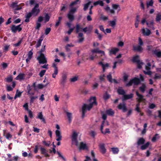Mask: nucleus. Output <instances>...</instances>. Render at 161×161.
Masks as SVG:
<instances>
[{
  "label": "nucleus",
  "instance_id": "nucleus-1",
  "mask_svg": "<svg viewBox=\"0 0 161 161\" xmlns=\"http://www.w3.org/2000/svg\"><path fill=\"white\" fill-rule=\"evenodd\" d=\"M89 104H84L82 107V110L83 117L84 116L87 110H89L92 108L93 106L97 105L96 98L95 97H91L89 100Z\"/></svg>",
  "mask_w": 161,
  "mask_h": 161
},
{
  "label": "nucleus",
  "instance_id": "nucleus-2",
  "mask_svg": "<svg viewBox=\"0 0 161 161\" xmlns=\"http://www.w3.org/2000/svg\"><path fill=\"white\" fill-rule=\"evenodd\" d=\"M78 2H80V0H76L75 1L72 2L70 5V7H71L70 10L67 15V17L71 21H72L74 17L73 14L76 12L77 8L72 7V6L77 4Z\"/></svg>",
  "mask_w": 161,
  "mask_h": 161
},
{
  "label": "nucleus",
  "instance_id": "nucleus-3",
  "mask_svg": "<svg viewBox=\"0 0 161 161\" xmlns=\"http://www.w3.org/2000/svg\"><path fill=\"white\" fill-rule=\"evenodd\" d=\"M39 5L38 3L36 4L34 8L32 9L31 12L34 16H37L39 13L40 10L39 8Z\"/></svg>",
  "mask_w": 161,
  "mask_h": 161
},
{
  "label": "nucleus",
  "instance_id": "nucleus-4",
  "mask_svg": "<svg viewBox=\"0 0 161 161\" xmlns=\"http://www.w3.org/2000/svg\"><path fill=\"white\" fill-rule=\"evenodd\" d=\"M78 134L75 131L73 132L72 135V142L73 144L78 146V143L77 140Z\"/></svg>",
  "mask_w": 161,
  "mask_h": 161
},
{
  "label": "nucleus",
  "instance_id": "nucleus-5",
  "mask_svg": "<svg viewBox=\"0 0 161 161\" xmlns=\"http://www.w3.org/2000/svg\"><path fill=\"white\" fill-rule=\"evenodd\" d=\"M37 59L39 61V64H44L47 62V60L44 54L41 53L40 55L37 58Z\"/></svg>",
  "mask_w": 161,
  "mask_h": 161
},
{
  "label": "nucleus",
  "instance_id": "nucleus-6",
  "mask_svg": "<svg viewBox=\"0 0 161 161\" xmlns=\"http://www.w3.org/2000/svg\"><path fill=\"white\" fill-rule=\"evenodd\" d=\"M140 83V80L139 79L135 78L134 79L130 80V81L126 84V86H131L132 84H134L135 85H137Z\"/></svg>",
  "mask_w": 161,
  "mask_h": 161
},
{
  "label": "nucleus",
  "instance_id": "nucleus-7",
  "mask_svg": "<svg viewBox=\"0 0 161 161\" xmlns=\"http://www.w3.org/2000/svg\"><path fill=\"white\" fill-rule=\"evenodd\" d=\"M106 123L107 125H108V124L107 122H105L104 120L100 128V130L101 132L104 134H105L107 133H110V131H109V130L108 129L106 128L105 129L104 131L103 130V128L104 127L105 125L104 124Z\"/></svg>",
  "mask_w": 161,
  "mask_h": 161
},
{
  "label": "nucleus",
  "instance_id": "nucleus-8",
  "mask_svg": "<svg viewBox=\"0 0 161 161\" xmlns=\"http://www.w3.org/2000/svg\"><path fill=\"white\" fill-rule=\"evenodd\" d=\"M21 25H19L17 26L12 25L11 27L12 32L14 33H16L17 32H19L21 31L22 28L21 27Z\"/></svg>",
  "mask_w": 161,
  "mask_h": 161
},
{
  "label": "nucleus",
  "instance_id": "nucleus-9",
  "mask_svg": "<svg viewBox=\"0 0 161 161\" xmlns=\"http://www.w3.org/2000/svg\"><path fill=\"white\" fill-rule=\"evenodd\" d=\"M98 64L101 66L103 72H104L106 69L110 67L109 64L107 63H104L103 62L101 61L98 63Z\"/></svg>",
  "mask_w": 161,
  "mask_h": 161
},
{
  "label": "nucleus",
  "instance_id": "nucleus-10",
  "mask_svg": "<svg viewBox=\"0 0 161 161\" xmlns=\"http://www.w3.org/2000/svg\"><path fill=\"white\" fill-rule=\"evenodd\" d=\"M136 94L137 96L136 100L137 102L140 103L141 102L144 101L145 99L142 95L139 94L138 92L137 91L136 92Z\"/></svg>",
  "mask_w": 161,
  "mask_h": 161
},
{
  "label": "nucleus",
  "instance_id": "nucleus-11",
  "mask_svg": "<svg viewBox=\"0 0 161 161\" xmlns=\"http://www.w3.org/2000/svg\"><path fill=\"white\" fill-rule=\"evenodd\" d=\"M118 108L120 110H122L123 112H125L127 110L126 105L124 103H120L118 106Z\"/></svg>",
  "mask_w": 161,
  "mask_h": 161
},
{
  "label": "nucleus",
  "instance_id": "nucleus-12",
  "mask_svg": "<svg viewBox=\"0 0 161 161\" xmlns=\"http://www.w3.org/2000/svg\"><path fill=\"white\" fill-rule=\"evenodd\" d=\"M151 65L150 63H148L147 64V65L146 66L145 69L147 71H144V72L145 74L150 75L151 74V71L150 70V66Z\"/></svg>",
  "mask_w": 161,
  "mask_h": 161
},
{
  "label": "nucleus",
  "instance_id": "nucleus-13",
  "mask_svg": "<svg viewBox=\"0 0 161 161\" xmlns=\"http://www.w3.org/2000/svg\"><path fill=\"white\" fill-rule=\"evenodd\" d=\"M55 133L57 137L56 140L58 141H61L62 140V136L61 135L60 130H56Z\"/></svg>",
  "mask_w": 161,
  "mask_h": 161
},
{
  "label": "nucleus",
  "instance_id": "nucleus-14",
  "mask_svg": "<svg viewBox=\"0 0 161 161\" xmlns=\"http://www.w3.org/2000/svg\"><path fill=\"white\" fill-rule=\"evenodd\" d=\"M96 56V55L92 53L90 55V56L89 58V59L90 60H93ZM82 58L83 60L87 59H88V58L87 57V55L86 54H84L83 55Z\"/></svg>",
  "mask_w": 161,
  "mask_h": 161
},
{
  "label": "nucleus",
  "instance_id": "nucleus-15",
  "mask_svg": "<svg viewBox=\"0 0 161 161\" xmlns=\"http://www.w3.org/2000/svg\"><path fill=\"white\" fill-rule=\"evenodd\" d=\"M36 118H37L41 120V121L43 122V123H46L44 117H43V115L42 112H40L38 113Z\"/></svg>",
  "mask_w": 161,
  "mask_h": 161
},
{
  "label": "nucleus",
  "instance_id": "nucleus-16",
  "mask_svg": "<svg viewBox=\"0 0 161 161\" xmlns=\"http://www.w3.org/2000/svg\"><path fill=\"white\" fill-rule=\"evenodd\" d=\"M88 147L86 144L83 142H80L79 146V149L81 150H87L88 149Z\"/></svg>",
  "mask_w": 161,
  "mask_h": 161
},
{
  "label": "nucleus",
  "instance_id": "nucleus-17",
  "mask_svg": "<svg viewBox=\"0 0 161 161\" xmlns=\"http://www.w3.org/2000/svg\"><path fill=\"white\" fill-rule=\"evenodd\" d=\"M142 33L145 36H148L151 34L150 31L147 28H143L142 30Z\"/></svg>",
  "mask_w": 161,
  "mask_h": 161
},
{
  "label": "nucleus",
  "instance_id": "nucleus-18",
  "mask_svg": "<svg viewBox=\"0 0 161 161\" xmlns=\"http://www.w3.org/2000/svg\"><path fill=\"white\" fill-rule=\"evenodd\" d=\"M107 80L110 82H114L115 83H118V82L115 80L112 79V75L110 73H109L108 75H107Z\"/></svg>",
  "mask_w": 161,
  "mask_h": 161
},
{
  "label": "nucleus",
  "instance_id": "nucleus-19",
  "mask_svg": "<svg viewBox=\"0 0 161 161\" xmlns=\"http://www.w3.org/2000/svg\"><path fill=\"white\" fill-rule=\"evenodd\" d=\"M133 49L134 51L138 52H142L143 50V48L141 46L139 45L133 46Z\"/></svg>",
  "mask_w": 161,
  "mask_h": 161
},
{
  "label": "nucleus",
  "instance_id": "nucleus-20",
  "mask_svg": "<svg viewBox=\"0 0 161 161\" xmlns=\"http://www.w3.org/2000/svg\"><path fill=\"white\" fill-rule=\"evenodd\" d=\"M92 53L93 54L98 53L101 54V56L104 55L105 53L104 51L99 50L98 49H95L92 50Z\"/></svg>",
  "mask_w": 161,
  "mask_h": 161
},
{
  "label": "nucleus",
  "instance_id": "nucleus-21",
  "mask_svg": "<svg viewBox=\"0 0 161 161\" xmlns=\"http://www.w3.org/2000/svg\"><path fill=\"white\" fill-rule=\"evenodd\" d=\"M93 27L92 25H89L88 27H86L83 29V31L85 33H90L93 29Z\"/></svg>",
  "mask_w": 161,
  "mask_h": 161
},
{
  "label": "nucleus",
  "instance_id": "nucleus-22",
  "mask_svg": "<svg viewBox=\"0 0 161 161\" xmlns=\"http://www.w3.org/2000/svg\"><path fill=\"white\" fill-rule=\"evenodd\" d=\"M12 6L14 10V12L15 14L16 13V10H20L22 8L21 7H19L17 5V3H12Z\"/></svg>",
  "mask_w": 161,
  "mask_h": 161
},
{
  "label": "nucleus",
  "instance_id": "nucleus-23",
  "mask_svg": "<svg viewBox=\"0 0 161 161\" xmlns=\"http://www.w3.org/2000/svg\"><path fill=\"white\" fill-rule=\"evenodd\" d=\"M33 52L32 50L30 51L28 53V58L26 59V62L28 63L32 57Z\"/></svg>",
  "mask_w": 161,
  "mask_h": 161
},
{
  "label": "nucleus",
  "instance_id": "nucleus-24",
  "mask_svg": "<svg viewBox=\"0 0 161 161\" xmlns=\"http://www.w3.org/2000/svg\"><path fill=\"white\" fill-rule=\"evenodd\" d=\"M78 38V42L79 43L82 42L84 39V37H83V34L81 33H79Z\"/></svg>",
  "mask_w": 161,
  "mask_h": 161
},
{
  "label": "nucleus",
  "instance_id": "nucleus-25",
  "mask_svg": "<svg viewBox=\"0 0 161 161\" xmlns=\"http://www.w3.org/2000/svg\"><path fill=\"white\" fill-rule=\"evenodd\" d=\"M41 153L44 155V156L46 157H49V155L47 153V151L43 147H41L40 148Z\"/></svg>",
  "mask_w": 161,
  "mask_h": 161
},
{
  "label": "nucleus",
  "instance_id": "nucleus-26",
  "mask_svg": "<svg viewBox=\"0 0 161 161\" xmlns=\"http://www.w3.org/2000/svg\"><path fill=\"white\" fill-rule=\"evenodd\" d=\"M25 75L24 74H20L16 78L17 80H21L24 79Z\"/></svg>",
  "mask_w": 161,
  "mask_h": 161
},
{
  "label": "nucleus",
  "instance_id": "nucleus-27",
  "mask_svg": "<svg viewBox=\"0 0 161 161\" xmlns=\"http://www.w3.org/2000/svg\"><path fill=\"white\" fill-rule=\"evenodd\" d=\"M133 97V94H130L129 95H124L123 97L122 98V100L124 101L125 100L130 99L131 98Z\"/></svg>",
  "mask_w": 161,
  "mask_h": 161
},
{
  "label": "nucleus",
  "instance_id": "nucleus-28",
  "mask_svg": "<svg viewBox=\"0 0 161 161\" xmlns=\"http://www.w3.org/2000/svg\"><path fill=\"white\" fill-rule=\"evenodd\" d=\"M119 51V49L118 48H113L109 51V53L110 54H115Z\"/></svg>",
  "mask_w": 161,
  "mask_h": 161
},
{
  "label": "nucleus",
  "instance_id": "nucleus-29",
  "mask_svg": "<svg viewBox=\"0 0 161 161\" xmlns=\"http://www.w3.org/2000/svg\"><path fill=\"white\" fill-rule=\"evenodd\" d=\"M32 15V14L31 12L27 14L25 16V22H29L30 20V18L31 17Z\"/></svg>",
  "mask_w": 161,
  "mask_h": 161
},
{
  "label": "nucleus",
  "instance_id": "nucleus-30",
  "mask_svg": "<svg viewBox=\"0 0 161 161\" xmlns=\"http://www.w3.org/2000/svg\"><path fill=\"white\" fill-rule=\"evenodd\" d=\"M104 9L106 11V12L108 13H110L112 14H114L115 13L114 11L112 9H110L109 7L107 6L106 7L104 8Z\"/></svg>",
  "mask_w": 161,
  "mask_h": 161
},
{
  "label": "nucleus",
  "instance_id": "nucleus-31",
  "mask_svg": "<svg viewBox=\"0 0 161 161\" xmlns=\"http://www.w3.org/2000/svg\"><path fill=\"white\" fill-rule=\"evenodd\" d=\"M66 114L67 115L68 120L69 123L71 122L72 119V114L68 112H66Z\"/></svg>",
  "mask_w": 161,
  "mask_h": 161
},
{
  "label": "nucleus",
  "instance_id": "nucleus-32",
  "mask_svg": "<svg viewBox=\"0 0 161 161\" xmlns=\"http://www.w3.org/2000/svg\"><path fill=\"white\" fill-rule=\"evenodd\" d=\"M145 140L143 138H141L139 139L137 142V144L140 145L143 144L145 142Z\"/></svg>",
  "mask_w": 161,
  "mask_h": 161
},
{
  "label": "nucleus",
  "instance_id": "nucleus-33",
  "mask_svg": "<svg viewBox=\"0 0 161 161\" xmlns=\"http://www.w3.org/2000/svg\"><path fill=\"white\" fill-rule=\"evenodd\" d=\"M100 151L103 153H104L106 152V149L105 148L104 145L101 144L100 146Z\"/></svg>",
  "mask_w": 161,
  "mask_h": 161
},
{
  "label": "nucleus",
  "instance_id": "nucleus-34",
  "mask_svg": "<svg viewBox=\"0 0 161 161\" xmlns=\"http://www.w3.org/2000/svg\"><path fill=\"white\" fill-rule=\"evenodd\" d=\"M112 7L114 9H118V11L120 10V8L119 5L113 4L112 5Z\"/></svg>",
  "mask_w": 161,
  "mask_h": 161
},
{
  "label": "nucleus",
  "instance_id": "nucleus-35",
  "mask_svg": "<svg viewBox=\"0 0 161 161\" xmlns=\"http://www.w3.org/2000/svg\"><path fill=\"white\" fill-rule=\"evenodd\" d=\"M50 16L47 14H46L44 18V20L45 23L48 21L49 20Z\"/></svg>",
  "mask_w": 161,
  "mask_h": 161
},
{
  "label": "nucleus",
  "instance_id": "nucleus-36",
  "mask_svg": "<svg viewBox=\"0 0 161 161\" xmlns=\"http://www.w3.org/2000/svg\"><path fill=\"white\" fill-rule=\"evenodd\" d=\"M82 28L80 26L78 25L77 24L76 25V31L77 33H78L80 31H83Z\"/></svg>",
  "mask_w": 161,
  "mask_h": 161
},
{
  "label": "nucleus",
  "instance_id": "nucleus-37",
  "mask_svg": "<svg viewBox=\"0 0 161 161\" xmlns=\"http://www.w3.org/2000/svg\"><path fill=\"white\" fill-rule=\"evenodd\" d=\"M74 46V45L71 43L70 44H67L65 46V49L67 51H70V47H73Z\"/></svg>",
  "mask_w": 161,
  "mask_h": 161
},
{
  "label": "nucleus",
  "instance_id": "nucleus-38",
  "mask_svg": "<svg viewBox=\"0 0 161 161\" xmlns=\"http://www.w3.org/2000/svg\"><path fill=\"white\" fill-rule=\"evenodd\" d=\"M149 144L150 143L149 142H147L145 144L142 145L141 147V149L142 150L145 149L148 147V146L149 145Z\"/></svg>",
  "mask_w": 161,
  "mask_h": 161
},
{
  "label": "nucleus",
  "instance_id": "nucleus-39",
  "mask_svg": "<svg viewBox=\"0 0 161 161\" xmlns=\"http://www.w3.org/2000/svg\"><path fill=\"white\" fill-rule=\"evenodd\" d=\"M98 4H99L100 6H102L103 5V3L102 1L100 0L94 3V6H96Z\"/></svg>",
  "mask_w": 161,
  "mask_h": 161
},
{
  "label": "nucleus",
  "instance_id": "nucleus-40",
  "mask_svg": "<svg viewBox=\"0 0 161 161\" xmlns=\"http://www.w3.org/2000/svg\"><path fill=\"white\" fill-rule=\"evenodd\" d=\"M117 92L119 94L124 95L125 93L124 91L121 88H119L117 90Z\"/></svg>",
  "mask_w": 161,
  "mask_h": 161
},
{
  "label": "nucleus",
  "instance_id": "nucleus-41",
  "mask_svg": "<svg viewBox=\"0 0 161 161\" xmlns=\"http://www.w3.org/2000/svg\"><path fill=\"white\" fill-rule=\"evenodd\" d=\"M146 88V85L144 84H143L142 86L139 88V89L142 92H144L145 91Z\"/></svg>",
  "mask_w": 161,
  "mask_h": 161
},
{
  "label": "nucleus",
  "instance_id": "nucleus-42",
  "mask_svg": "<svg viewBox=\"0 0 161 161\" xmlns=\"http://www.w3.org/2000/svg\"><path fill=\"white\" fill-rule=\"evenodd\" d=\"M106 114L109 115H113L114 114V112L111 109L107 110L106 111Z\"/></svg>",
  "mask_w": 161,
  "mask_h": 161
},
{
  "label": "nucleus",
  "instance_id": "nucleus-43",
  "mask_svg": "<svg viewBox=\"0 0 161 161\" xmlns=\"http://www.w3.org/2000/svg\"><path fill=\"white\" fill-rule=\"evenodd\" d=\"M58 69H55L54 70L53 73L52 75V76L53 78H55L56 75L58 74Z\"/></svg>",
  "mask_w": 161,
  "mask_h": 161
},
{
  "label": "nucleus",
  "instance_id": "nucleus-44",
  "mask_svg": "<svg viewBox=\"0 0 161 161\" xmlns=\"http://www.w3.org/2000/svg\"><path fill=\"white\" fill-rule=\"evenodd\" d=\"M43 40V39L41 38L39 39L38 41L37 44L36 45V48L39 47L41 45V44L42 41Z\"/></svg>",
  "mask_w": 161,
  "mask_h": 161
},
{
  "label": "nucleus",
  "instance_id": "nucleus-45",
  "mask_svg": "<svg viewBox=\"0 0 161 161\" xmlns=\"http://www.w3.org/2000/svg\"><path fill=\"white\" fill-rule=\"evenodd\" d=\"M159 138V136L158 134H156L152 138V141L153 142H155Z\"/></svg>",
  "mask_w": 161,
  "mask_h": 161
},
{
  "label": "nucleus",
  "instance_id": "nucleus-46",
  "mask_svg": "<svg viewBox=\"0 0 161 161\" xmlns=\"http://www.w3.org/2000/svg\"><path fill=\"white\" fill-rule=\"evenodd\" d=\"M108 22L109 25L112 27H114L116 25V22L115 20L110 21Z\"/></svg>",
  "mask_w": 161,
  "mask_h": 161
},
{
  "label": "nucleus",
  "instance_id": "nucleus-47",
  "mask_svg": "<svg viewBox=\"0 0 161 161\" xmlns=\"http://www.w3.org/2000/svg\"><path fill=\"white\" fill-rule=\"evenodd\" d=\"M147 26L151 28H152L154 30L155 28L153 26V22H151L150 23H147Z\"/></svg>",
  "mask_w": 161,
  "mask_h": 161
},
{
  "label": "nucleus",
  "instance_id": "nucleus-48",
  "mask_svg": "<svg viewBox=\"0 0 161 161\" xmlns=\"http://www.w3.org/2000/svg\"><path fill=\"white\" fill-rule=\"evenodd\" d=\"M133 62H139V57L138 56H134L133 59Z\"/></svg>",
  "mask_w": 161,
  "mask_h": 161
},
{
  "label": "nucleus",
  "instance_id": "nucleus-49",
  "mask_svg": "<svg viewBox=\"0 0 161 161\" xmlns=\"http://www.w3.org/2000/svg\"><path fill=\"white\" fill-rule=\"evenodd\" d=\"M112 151L114 154H117L119 151L117 148H112Z\"/></svg>",
  "mask_w": 161,
  "mask_h": 161
},
{
  "label": "nucleus",
  "instance_id": "nucleus-50",
  "mask_svg": "<svg viewBox=\"0 0 161 161\" xmlns=\"http://www.w3.org/2000/svg\"><path fill=\"white\" fill-rule=\"evenodd\" d=\"M78 79V76H75L71 78L70 79V80L71 82H75Z\"/></svg>",
  "mask_w": 161,
  "mask_h": 161
},
{
  "label": "nucleus",
  "instance_id": "nucleus-51",
  "mask_svg": "<svg viewBox=\"0 0 161 161\" xmlns=\"http://www.w3.org/2000/svg\"><path fill=\"white\" fill-rule=\"evenodd\" d=\"M91 3V1H89L87 3L84 5V9L85 11L87 9L88 6Z\"/></svg>",
  "mask_w": 161,
  "mask_h": 161
},
{
  "label": "nucleus",
  "instance_id": "nucleus-52",
  "mask_svg": "<svg viewBox=\"0 0 161 161\" xmlns=\"http://www.w3.org/2000/svg\"><path fill=\"white\" fill-rule=\"evenodd\" d=\"M46 70H41L39 74V75L40 77H42L45 74Z\"/></svg>",
  "mask_w": 161,
  "mask_h": 161
},
{
  "label": "nucleus",
  "instance_id": "nucleus-53",
  "mask_svg": "<svg viewBox=\"0 0 161 161\" xmlns=\"http://www.w3.org/2000/svg\"><path fill=\"white\" fill-rule=\"evenodd\" d=\"M161 20V14H157L156 17V20L159 21Z\"/></svg>",
  "mask_w": 161,
  "mask_h": 161
},
{
  "label": "nucleus",
  "instance_id": "nucleus-54",
  "mask_svg": "<svg viewBox=\"0 0 161 161\" xmlns=\"http://www.w3.org/2000/svg\"><path fill=\"white\" fill-rule=\"evenodd\" d=\"M41 26V24L40 23L36 22V26L35 27V29L36 30H39V28Z\"/></svg>",
  "mask_w": 161,
  "mask_h": 161
},
{
  "label": "nucleus",
  "instance_id": "nucleus-55",
  "mask_svg": "<svg viewBox=\"0 0 161 161\" xmlns=\"http://www.w3.org/2000/svg\"><path fill=\"white\" fill-rule=\"evenodd\" d=\"M21 94V92H18V91L17 92L15 95L14 97V98L15 99L17 97H19Z\"/></svg>",
  "mask_w": 161,
  "mask_h": 161
},
{
  "label": "nucleus",
  "instance_id": "nucleus-56",
  "mask_svg": "<svg viewBox=\"0 0 161 161\" xmlns=\"http://www.w3.org/2000/svg\"><path fill=\"white\" fill-rule=\"evenodd\" d=\"M91 155L93 158L94 161H98L95 158V154L93 151H92L91 152Z\"/></svg>",
  "mask_w": 161,
  "mask_h": 161
},
{
  "label": "nucleus",
  "instance_id": "nucleus-57",
  "mask_svg": "<svg viewBox=\"0 0 161 161\" xmlns=\"http://www.w3.org/2000/svg\"><path fill=\"white\" fill-rule=\"evenodd\" d=\"M22 42V39H21L19 41H18L17 43H16V44H14L13 45L14 47L18 46Z\"/></svg>",
  "mask_w": 161,
  "mask_h": 161
},
{
  "label": "nucleus",
  "instance_id": "nucleus-58",
  "mask_svg": "<svg viewBox=\"0 0 161 161\" xmlns=\"http://www.w3.org/2000/svg\"><path fill=\"white\" fill-rule=\"evenodd\" d=\"M51 29L50 28H47L45 30V33L46 35L48 34L51 31Z\"/></svg>",
  "mask_w": 161,
  "mask_h": 161
},
{
  "label": "nucleus",
  "instance_id": "nucleus-59",
  "mask_svg": "<svg viewBox=\"0 0 161 161\" xmlns=\"http://www.w3.org/2000/svg\"><path fill=\"white\" fill-rule=\"evenodd\" d=\"M100 18L103 21L106 20L108 19V17L104 15H102Z\"/></svg>",
  "mask_w": 161,
  "mask_h": 161
},
{
  "label": "nucleus",
  "instance_id": "nucleus-60",
  "mask_svg": "<svg viewBox=\"0 0 161 161\" xmlns=\"http://www.w3.org/2000/svg\"><path fill=\"white\" fill-rule=\"evenodd\" d=\"M57 153L59 157L61 158L64 161L65 160V158L61 154V153L59 152H57Z\"/></svg>",
  "mask_w": 161,
  "mask_h": 161
},
{
  "label": "nucleus",
  "instance_id": "nucleus-61",
  "mask_svg": "<svg viewBox=\"0 0 161 161\" xmlns=\"http://www.w3.org/2000/svg\"><path fill=\"white\" fill-rule=\"evenodd\" d=\"M153 2L152 0H150L147 3V7L149 6H152L153 5Z\"/></svg>",
  "mask_w": 161,
  "mask_h": 161
},
{
  "label": "nucleus",
  "instance_id": "nucleus-62",
  "mask_svg": "<svg viewBox=\"0 0 161 161\" xmlns=\"http://www.w3.org/2000/svg\"><path fill=\"white\" fill-rule=\"evenodd\" d=\"M138 43L139 45L142 46L143 45V42L141 38L139 37L138 38Z\"/></svg>",
  "mask_w": 161,
  "mask_h": 161
},
{
  "label": "nucleus",
  "instance_id": "nucleus-63",
  "mask_svg": "<svg viewBox=\"0 0 161 161\" xmlns=\"http://www.w3.org/2000/svg\"><path fill=\"white\" fill-rule=\"evenodd\" d=\"M43 18L42 17L39 16L38 18V20L37 22L40 23L41 22L43 21Z\"/></svg>",
  "mask_w": 161,
  "mask_h": 161
},
{
  "label": "nucleus",
  "instance_id": "nucleus-64",
  "mask_svg": "<svg viewBox=\"0 0 161 161\" xmlns=\"http://www.w3.org/2000/svg\"><path fill=\"white\" fill-rule=\"evenodd\" d=\"M109 97V95L107 93H105L103 95V98L104 99H107Z\"/></svg>",
  "mask_w": 161,
  "mask_h": 161
}]
</instances>
